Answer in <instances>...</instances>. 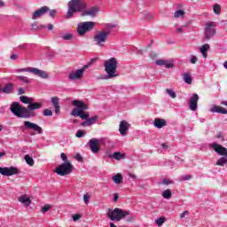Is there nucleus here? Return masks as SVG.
I'll return each mask as SVG.
<instances>
[{"mask_svg":"<svg viewBox=\"0 0 227 227\" xmlns=\"http://www.w3.org/2000/svg\"><path fill=\"white\" fill-rule=\"evenodd\" d=\"M155 223L159 227L162 226L166 223V217L162 216L155 220Z\"/></svg>","mask_w":227,"mask_h":227,"instance_id":"33","label":"nucleus"},{"mask_svg":"<svg viewBox=\"0 0 227 227\" xmlns=\"http://www.w3.org/2000/svg\"><path fill=\"white\" fill-rule=\"evenodd\" d=\"M53 29H54V25L49 24V25H48V30H49V31H52Z\"/></svg>","mask_w":227,"mask_h":227,"instance_id":"55","label":"nucleus"},{"mask_svg":"<svg viewBox=\"0 0 227 227\" xmlns=\"http://www.w3.org/2000/svg\"><path fill=\"white\" fill-rule=\"evenodd\" d=\"M120 198V195L118 193H114V201L116 203L118 201V199Z\"/></svg>","mask_w":227,"mask_h":227,"instance_id":"52","label":"nucleus"},{"mask_svg":"<svg viewBox=\"0 0 227 227\" xmlns=\"http://www.w3.org/2000/svg\"><path fill=\"white\" fill-rule=\"evenodd\" d=\"M18 92H19V95H24V93H26V91H24V89L23 88H20L18 90Z\"/></svg>","mask_w":227,"mask_h":227,"instance_id":"54","label":"nucleus"},{"mask_svg":"<svg viewBox=\"0 0 227 227\" xmlns=\"http://www.w3.org/2000/svg\"><path fill=\"white\" fill-rule=\"evenodd\" d=\"M82 127H85V125H88V127H90V122L88 121V119H85V121H82L81 123Z\"/></svg>","mask_w":227,"mask_h":227,"instance_id":"51","label":"nucleus"},{"mask_svg":"<svg viewBox=\"0 0 227 227\" xmlns=\"http://www.w3.org/2000/svg\"><path fill=\"white\" fill-rule=\"evenodd\" d=\"M11 59H17V55L16 54H12L11 56Z\"/></svg>","mask_w":227,"mask_h":227,"instance_id":"59","label":"nucleus"},{"mask_svg":"<svg viewBox=\"0 0 227 227\" xmlns=\"http://www.w3.org/2000/svg\"><path fill=\"white\" fill-rule=\"evenodd\" d=\"M74 171V165L71 161L64 162L57 167L55 173L60 176H66V175H70Z\"/></svg>","mask_w":227,"mask_h":227,"instance_id":"6","label":"nucleus"},{"mask_svg":"<svg viewBox=\"0 0 227 227\" xmlns=\"http://www.w3.org/2000/svg\"><path fill=\"white\" fill-rule=\"evenodd\" d=\"M72 106L76 108L72 110L71 116H79L82 120H87L90 126L98 120V115L90 118V113L85 112L88 111V105L84 101L75 99L72 102Z\"/></svg>","mask_w":227,"mask_h":227,"instance_id":"2","label":"nucleus"},{"mask_svg":"<svg viewBox=\"0 0 227 227\" xmlns=\"http://www.w3.org/2000/svg\"><path fill=\"white\" fill-rule=\"evenodd\" d=\"M51 104L55 108V114L57 115L61 114V106H59V98L58 97L51 98Z\"/></svg>","mask_w":227,"mask_h":227,"instance_id":"20","label":"nucleus"},{"mask_svg":"<svg viewBox=\"0 0 227 227\" xmlns=\"http://www.w3.org/2000/svg\"><path fill=\"white\" fill-rule=\"evenodd\" d=\"M98 12V7L95 6V7H91L90 9L88 10H84L82 12V17H96L97 16V12Z\"/></svg>","mask_w":227,"mask_h":227,"instance_id":"18","label":"nucleus"},{"mask_svg":"<svg viewBox=\"0 0 227 227\" xmlns=\"http://www.w3.org/2000/svg\"><path fill=\"white\" fill-rule=\"evenodd\" d=\"M166 93H168V95H169L171 98H176V93L175 92V90L171 89H166Z\"/></svg>","mask_w":227,"mask_h":227,"instance_id":"35","label":"nucleus"},{"mask_svg":"<svg viewBox=\"0 0 227 227\" xmlns=\"http://www.w3.org/2000/svg\"><path fill=\"white\" fill-rule=\"evenodd\" d=\"M88 145L90 148V151L92 152V153H98L101 150L100 148V140L98 138H91L89 142H88Z\"/></svg>","mask_w":227,"mask_h":227,"instance_id":"12","label":"nucleus"},{"mask_svg":"<svg viewBox=\"0 0 227 227\" xmlns=\"http://www.w3.org/2000/svg\"><path fill=\"white\" fill-rule=\"evenodd\" d=\"M108 36H109L108 31L98 32L93 37V42H95L96 44L98 45V47H104V43H106V42H107Z\"/></svg>","mask_w":227,"mask_h":227,"instance_id":"9","label":"nucleus"},{"mask_svg":"<svg viewBox=\"0 0 227 227\" xmlns=\"http://www.w3.org/2000/svg\"><path fill=\"white\" fill-rule=\"evenodd\" d=\"M60 157L62 160H64V162H70V160H68V157H67V154H65L64 153L60 154Z\"/></svg>","mask_w":227,"mask_h":227,"instance_id":"43","label":"nucleus"},{"mask_svg":"<svg viewBox=\"0 0 227 227\" xmlns=\"http://www.w3.org/2000/svg\"><path fill=\"white\" fill-rule=\"evenodd\" d=\"M166 125H168L166 120L160 118L154 119V127H156V129H162V127H166Z\"/></svg>","mask_w":227,"mask_h":227,"instance_id":"22","label":"nucleus"},{"mask_svg":"<svg viewBox=\"0 0 227 227\" xmlns=\"http://www.w3.org/2000/svg\"><path fill=\"white\" fill-rule=\"evenodd\" d=\"M49 210H51V205H45L44 207H43L42 208V212L43 214H45V212H49Z\"/></svg>","mask_w":227,"mask_h":227,"instance_id":"42","label":"nucleus"},{"mask_svg":"<svg viewBox=\"0 0 227 227\" xmlns=\"http://www.w3.org/2000/svg\"><path fill=\"white\" fill-rule=\"evenodd\" d=\"M198 100H200V96L197 93H193L188 100L191 111L198 109Z\"/></svg>","mask_w":227,"mask_h":227,"instance_id":"15","label":"nucleus"},{"mask_svg":"<svg viewBox=\"0 0 227 227\" xmlns=\"http://www.w3.org/2000/svg\"><path fill=\"white\" fill-rule=\"evenodd\" d=\"M97 61H98V58H94L90 60V65H92V63H95Z\"/></svg>","mask_w":227,"mask_h":227,"instance_id":"56","label":"nucleus"},{"mask_svg":"<svg viewBox=\"0 0 227 227\" xmlns=\"http://www.w3.org/2000/svg\"><path fill=\"white\" fill-rule=\"evenodd\" d=\"M113 159H115V160H121V159L125 158V155L122 154L120 152H115L114 153V154L112 155Z\"/></svg>","mask_w":227,"mask_h":227,"instance_id":"29","label":"nucleus"},{"mask_svg":"<svg viewBox=\"0 0 227 227\" xmlns=\"http://www.w3.org/2000/svg\"><path fill=\"white\" fill-rule=\"evenodd\" d=\"M74 38V35L72 34H66L64 35H61L62 40H72Z\"/></svg>","mask_w":227,"mask_h":227,"instance_id":"40","label":"nucleus"},{"mask_svg":"<svg viewBox=\"0 0 227 227\" xmlns=\"http://www.w3.org/2000/svg\"><path fill=\"white\" fill-rule=\"evenodd\" d=\"M84 136V132L82 130H78L76 132V137H82Z\"/></svg>","mask_w":227,"mask_h":227,"instance_id":"45","label":"nucleus"},{"mask_svg":"<svg viewBox=\"0 0 227 227\" xmlns=\"http://www.w3.org/2000/svg\"><path fill=\"white\" fill-rule=\"evenodd\" d=\"M4 2L3 0H0V8L4 7Z\"/></svg>","mask_w":227,"mask_h":227,"instance_id":"57","label":"nucleus"},{"mask_svg":"<svg viewBox=\"0 0 227 227\" xmlns=\"http://www.w3.org/2000/svg\"><path fill=\"white\" fill-rule=\"evenodd\" d=\"M47 12H49V7L47 6H43L40 9L36 10L32 15L33 20H36V19H40V17H42L43 15H45Z\"/></svg>","mask_w":227,"mask_h":227,"instance_id":"17","label":"nucleus"},{"mask_svg":"<svg viewBox=\"0 0 227 227\" xmlns=\"http://www.w3.org/2000/svg\"><path fill=\"white\" fill-rule=\"evenodd\" d=\"M215 24L214 22L206 23V29L204 32L206 40H210L213 36L215 35Z\"/></svg>","mask_w":227,"mask_h":227,"instance_id":"10","label":"nucleus"},{"mask_svg":"<svg viewBox=\"0 0 227 227\" xmlns=\"http://www.w3.org/2000/svg\"><path fill=\"white\" fill-rule=\"evenodd\" d=\"M25 129H30V130H34L37 134H43V129L38 124L31 122L29 121H25L23 122Z\"/></svg>","mask_w":227,"mask_h":227,"instance_id":"13","label":"nucleus"},{"mask_svg":"<svg viewBox=\"0 0 227 227\" xmlns=\"http://www.w3.org/2000/svg\"><path fill=\"white\" fill-rule=\"evenodd\" d=\"M74 159L76 160H78L79 162L82 161V156H81L79 153H77L75 156H74Z\"/></svg>","mask_w":227,"mask_h":227,"instance_id":"47","label":"nucleus"},{"mask_svg":"<svg viewBox=\"0 0 227 227\" xmlns=\"http://www.w3.org/2000/svg\"><path fill=\"white\" fill-rule=\"evenodd\" d=\"M113 180L114 184H117V185H120V184H123V176L121 174H116L114 177Z\"/></svg>","mask_w":227,"mask_h":227,"instance_id":"26","label":"nucleus"},{"mask_svg":"<svg viewBox=\"0 0 227 227\" xmlns=\"http://www.w3.org/2000/svg\"><path fill=\"white\" fill-rule=\"evenodd\" d=\"M88 68V65H85V66H83V67L82 68H81L80 70H83V74H84V72H86V69Z\"/></svg>","mask_w":227,"mask_h":227,"instance_id":"58","label":"nucleus"},{"mask_svg":"<svg viewBox=\"0 0 227 227\" xmlns=\"http://www.w3.org/2000/svg\"><path fill=\"white\" fill-rule=\"evenodd\" d=\"M184 15H185V12H184L183 10H178L175 12L174 18L178 19L179 17H184Z\"/></svg>","mask_w":227,"mask_h":227,"instance_id":"36","label":"nucleus"},{"mask_svg":"<svg viewBox=\"0 0 227 227\" xmlns=\"http://www.w3.org/2000/svg\"><path fill=\"white\" fill-rule=\"evenodd\" d=\"M19 201H20V203H22L23 205H26V207H29V205H31V200L27 197H20Z\"/></svg>","mask_w":227,"mask_h":227,"instance_id":"27","label":"nucleus"},{"mask_svg":"<svg viewBox=\"0 0 227 227\" xmlns=\"http://www.w3.org/2000/svg\"><path fill=\"white\" fill-rule=\"evenodd\" d=\"M18 73H24V72H28L29 74H33L34 75H37V77H41V79H49V73L38 69L36 67H25V68H20L17 70Z\"/></svg>","mask_w":227,"mask_h":227,"instance_id":"7","label":"nucleus"},{"mask_svg":"<svg viewBox=\"0 0 227 227\" xmlns=\"http://www.w3.org/2000/svg\"><path fill=\"white\" fill-rule=\"evenodd\" d=\"M95 27V22L85 21L82 22L77 27V33L80 36H84L88 31H91Z\"/></svg>","mask_w":227,"mask_h":227,"instance_id":"8","label":"nucleus"},{"mask_svg":"<svg viewBox=\"0 0 227 227\" xmlns=\"http://www.w3.org/2000/svg\"><path fill=\"white\" fill-rule=\"evenodd\" d=\"M224 164H227V158L222 157L216 161V166H224Z\"/></svg>","mask_w":227,"mask_h":227,"instance_id":"31","label":"nucleus"},{"mask_svg":"<svg viewBox=\"0 0 227 227\" xmlns=\"http://www.w3.org/2000/svg\"><path fill=\"white\" fill-rule=\"evenodd\" d=\"M44 116H52V110L46 108L43 111Z\"/></svg>","mask_w":227,"mask_h":227,"instance_id":"39","label":"nucleus"},{"mask_svg":"<svg viewBox=\"0 0 227 227\" xmlns=\"http://www.w3.org/2000/svg\"><path fill=\"white\" fill-rule=\"evenodd\" d=\"M184 80L186 84H192V78L191 77V73H184Z\"/></svg>","mask_w":227,"mask_h":227,"instance_id":"28","label":"nucleus"},{"mask_svg":"<svg viewBox=\"0 0 227 227\" xmlns=\"http://www.w3.org/2000/svg\"><path fill=\"white\" fill-rule=\"evenodd\" d=\"M20 170L18 168L15 167H0V175H3L4 176H13V175H19Z\"/></svg>","mask_w":227,"mask_h":227,"instance_id":"11","label":"nucleus"},{"mask_svg":"<svg viewBox=\"0 0 227 227\" xmlns=\"http://www.w3.org/2000/svg\"><path fill=\"white\" fill-rule=\"evenodd\" d=\"M24 159L28 166H35V160H33L29 154H26Z\"/></svg>","mask_w":227,"mask_h":227,"instance_id":"30","label":"nucleus"},{"mask_svg":"<svg viewBox=\"0 0 227 227\" xmlns=\"http://www.w3.org/2000/svg\"><path fill=\"white\" fill-rule=\"evenodd\" d=\"M211 148L215 152V153H218V155H222V157H227V149L226 147H223V145L215 143L212 144Z\"/></svg>","mask_w":227,"mask_h":227,"instance_id":"14","label":"nucleus"},{"mask_svg":"<svg viewBox=\"0 0 227 227\" xmlns=\"http://www.w3.org/2000/svg\"><path fill=\"white\" fill-rule=\"evenodd\" d=\"M126 215H130V211H124L120 207H115L114 210H108V219L111 221H120L125 219Z\"/></svg>","mask_w":227,"mask_h":227,"instance_id":"5","label":"nucleus"},{"mask_svg":"<svg viewBox=\"0 0 227 227\" xmlns=\"http://www.w3.org/2000/svg\"><path fill=\"white\" fill-rule=\"evenodd\" d=\"M2 93L12 95V93H13V83H6L5 86L2 88Z\"/></svg>","mask_w":227,"mask_h":227,"instance_id":"23","label":"nucleus"},{"mask_svg":"<svg viewBox=\"0 0 227 227\" xmlns=\"http://www.w3.org/2000/svg\"><path fill=\"white\" fill-rule=\"evenodd\" d=\"M110 227H116L113 223H110Z\"/></svg>","mask_w":227,"mask_h":227,"instance_id":"64","label":"nucleus"},{"mask_svg":"<svg viewBox=\"0 0 227 227\" xmlns=\"http://www.w3.org/2000/svg\"><path fill=\"white\" fill-rule=\"evenodd\" d=\"M90 198H91V195H90V193H85L83 195V201L85 205H88V203H90Z\"/></svg>","mask_w":227,"mask_h":227,"instance_id":"38","label":"nucleus"},{"mask_svg":"<svg viewBox=\"0 0 227 227\" xmlns=\"http://www.w3.org/2000/svg\"><path fill=\"white\" fill-rule=\"evenodd\" d=\"M186 215H189V211H184L181 213L180 219H184V217H185Z\"/></svg>","mask_w":227,"mask_h":227,"instance_id":"48","label":"nucleus"},{"mask_svg":"<svg viewBox=\"0 0 227 227\" xmlns=\"http://www.w3.org/2000/svg\"><path fill=\"white\" fill-rule=\"evenodd\" d=\"M83 70L78 69L76 71H73L68 74V79L71 81H79L80 79H82Z\"/></svg>","mask_w":227,"mask_h":227,"instance_id":"16","label":"nucleus"},{"mask_svg":"<svg viewBox=\"0 0 227 227\" xmlns=\"http://www.w3.org/2000/svg\"><path fill=\"white\" fill-rule=\"evenodd\" d=\"M182 31H184V28H182V27L177 28L178 33H182Z\"/></svg>","mask_w":227,"mask_h":227,"instance_id":"61","label":"nucleus"},{"mask_svg":"<svg viewBox=\"0 0 227 227\" xmlns=\"http://www.w3.org/2000/svg\"><path fill=\"white\" fill-rule=\"evenodd\" d=\"M156 65L159 67L165 66L166 68H173L175 67V64L169 60H164V59H158L155 61Z\"/></svg>","mask_w":227,"mask_h":227,"instance_id":"21","label":"nucleus"},{"mask_svg":"<svg viewBox=\"0 0 227 227\" xmlns=\"http://www.w3.org/2000/svg\"><path fill=\"white\" fill-rule=\"evenodd\" d=\"M211 113H219L220 114H227V110L220 106H214L211 108Z\"/></svg>","mask_w":227,"mask_h":227,"instance_id":"24","label":"nucleus"},{"mask_svg":"<svg viewBox=\"0 0 227 227\" xmlns=\"http://www.w3.org/2000/svg\"><path fill=\"white\" fill-rule=\"evenodd\" d=\"M222 106H227V101H223Z\"/></svg>","mask_w":227,"mask_h":227,"instance_id":"62","label":"nucleus"},{"mask_svg":"<svg viewBox=\"0 0 227 227\" xmlns=\"http://www.w3.org/2000/svg\"><path fill=\"white\" fill-rule=\"evenodd\" d=\"M17 79H19V81H21V82H24L25 84H29V82H31V79H28L26 76H17Z\"/></svg>","mask_w":227,"mask_h":227,"instance_id":"32","label":"nucleus"},{"mask_svg":"<svg viewBox=\"0 0 227 227\" xmlns=\"http://www.w3.org/2000/svg\"><path fill=\"white\" fill-rule=\"evenodd\" d=\"M130 178H132L133 180H136V175L134 174H129Z\"/></svg>","mask_w":227,"mask_h":227,"instance_id":"60","label":"nucleus"},{"mask_svg":"<svg viewBox=\"0 0 227 227\" xmlns=\"http://www.w3.org/2000/svg\"><path fill=\"white\" fill-rule=\"evenodd\" d=\"M192 176H183V180H192Z\"/></svg>","mask_w":227,"mask_h":227,"instance_id":"53","label":"nucleus"},{"mask_svg":"<svg viewBox=\"0 0 227 227\" xmlns=\"http://www.w3.org/2000/svg\"><path fill=\"white\" fill-rule=\"evenodd\" d=\"M190 62L192 63V65H196V63L198 62V57L192 55Z\"/></svg>","mask_w":227,"mask_h":227,"instance_id":"41","label":"nucleus"},{"mask_svg":"<svg viewBox=\"0 0 227 227\" xmlns=\"http://www.w3.org/2000/svg\"><path fill=\"white\" fill-rule=\"evenodd\" d=\"M80 218H81V215L79 214L73 215V221H79Z\"/></svg>","mask_w":227,"mask_h":227,"instance_id":"49","label":"nucleus"},{"mask_svg":"<svg viewBox=\"0 0 227 227\" xmlns=\"http://www.w3.org/2000/svg\"><path fill=\"white\" fill-rule=\"evenodd\" d=\"M50 17H56L57 11L56 10H50Z\"/></svg>","mask_w":227,"mask_h":227,"instance_id":"46","label":"nucleus"},{"mask_svg":"<svg viewBox=\"0 0 227 227\" xmlns=\"http://www.w3.org/2000/svg\"><path fill=\"white\" fill-rule=\"evenodd\" d=\"M214 12L215 13V15H221V5L219 4H215L213 7Z\"/></svg>","mask_w":227,"mask_h":227,"instance_id":"37","label":"nucleus"},{"mask_svg":"<svg viewBox=\"0 0 227 227\" xmlns=\"http://www.w3.org/2000/svg\"><path fill=\"white\" fill-rule=\"evenodd\" d=\"M105 72L107 74L106 79H113V77H118L116 70L118 69V60L115 58H111L105 61Z\"/></svg>","mask_w":227,"mask_h":227,"instance_id":"4","label":"nucleus"},{"mask_svg":"<svg viewBox=\"0 0 227 227\" xmlns=\"http://www.w3.org/2000/svg\"><path fill=\"white\" fill-rule=\"evenodd\" d=\"M223 67H224V68H226V70H227V61H225V62L223 63Z\"/></svg>","mask_w":227,"mask_h":227,"instance_id":"63","label":"nucleus"},{"mask_svg":"<svg viewBox=\"0 0 227 227\" xmlns=\"http://www.w3.org/2000/svg\"><path fill=\"white\" fill-rule=\"evenodd\" d=\"M162 196L165 200H169L171 198V190L168 189V190H165L163 192H162Z\"/></svg>","mask_w":227,"mask_h":227,"instance_id":"34","label":"nucleus"},{"mask_svg":"<svg viewBox=\"0 0 227 227\" xmlns=\"http://www.w3.org/2000/svg\"><path fill=\"white\" fill-rule=\"evenodd\" d=\"M208 51H210V44H208V43L203 44L200 47V52H201L203 58H207L208 56Z\"/></svg>","mask_w":227,"mask_h":227,"instance_id":"25","label":"nucleus"},{"mask_svg":"<svg viewBox=\"0 0 227 227\" xmlns=\"http://www.w3.org/2000/svg\"><path fill=\"white\" fill-rule=\"evenodd\" d=\"M20 100L23 104H28V106L27 107L22 106L19 102L11 104V113H12L14 116H17V118H35V116H36L35 111H36V109H42V103L33 102V99L27 98V96H20Z\"/></svg>","mask_w":227,"mask_h":227,"instance_id":"1","label":"nucleus"},{"mask_svg":"<svg viewBox=\"0 0 227 227\" xmlns=\"http://www.w3.org/2000/svg\"><path fill=\"white\" fill-rule=\"evenodd\" d=\"M87 8L88 4H86L84 0H71L68 3L67 18L72 19L74 13H82Z\"/></svg>","mask_w":227,"mask_h":227,"instance_id":"3","label":"nucleus"},{"mask_svg":"<svg viewBox=\"0 0 227 227\" xmlns=\"http://www.w3.org/2000/svg\"><path fill=\"white\" fill-rule=\"evenodd\" d=\"M129 129H130V124H129V122H127V121H122L120 122L119 132H120L121 136H125L127 134V130H129Z\"/></svg>","mask_w":227,"mask_h":227,"instance_id":"19","label":"nucleus"},{"mask_svg":"<svg viewBox=\"0 0 227 227\" xmlns=\"http://www.w3.org/2000/svg\"><path fill=\"white\" fill-rule=\"evenodd\" d=\"M162 184H163V185H169V184H172V183H171L170 180L164 179V180L162 181Z\"/></svg>","mask_w":227,"mask_h":227,"instance_id":"50","label":"nucleus"},{"mask_svg":"<svg viewBox=\"0 0 227 227\" xmlns=\"http://www.w3.org/2000/svg\"><path fill=\"white\" fill-rule=\"evenodd\" d=\"M217 139H222V141H224V134H223V132H219L216 135Z\"/></svg>","mask_w":227,"mask_h":227,"instance_id":"44","label":"nucleus"}]
</instances>
